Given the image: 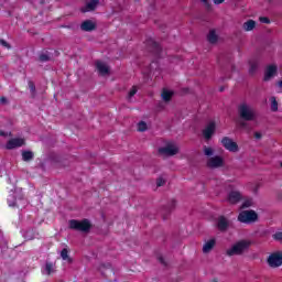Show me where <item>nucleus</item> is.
Listing matches in <instances>:
<instances>
[{
  "label": "nucleus",
  "mask_w": 282,
  "mask_h": 282,
  "mask_svg": "<svg viewBox=\"0 0 282 282\" xmlns=\"http://www.w3.org/2000/svg\"><path fill=\"white\" fill-rule=\"evenodd\" d=\"M177 202L175 199H172L167 206L163 207L161 210V215L162 218L164 220L169 219V215H171V213H173V210H175V206H176Z\"/></svg>",
  "instance_id": "nucleus-9"
},
{
  "label": "nucleus",
  "mask_w": 282,
  "mask_h": 282,
  "mask_svg": "<svg viewBox=\"0 0 282 282\" xmlns=\"http://www.w3.org/2000/svg\"><path fill=\"white\" fill-rule=\"evenodd\" d=\"M215 153V150L213 148L204 147V154L207 155V158L213 156Z\"/></svg>",
  "instance_id": "nucleus-32"
},
{
  "label": "nucleus",
  "mask_w": 282,
  "mask_h": 282,
  "mask_svg": "<svg viewBox=\"0 0 282 282\" xmlns=\"http://www.w3.org/2000/svg\"><path fill=\"white\" fill-rule=\"evenodd\" d=\"M204 3L205 8H210V2L208 0H200Z\"/></svg>",
  "instance_id": "nucleus-43"
},
{
  "label": "nucleus",
  "mask_w": 282,
  "mask_h": 282,
  "mask_svg": "<svg viewBox=\"0 0 282 282\" xmlns=\"http://www.w3.org/2000/svg\"><path fill=\"white\" fill-rule=\"evenodd\" d=\"M23 162H32L34 160V152L32 151H23L22 152Z\"/></svg>",
  "instance_id": "nucleus-25"
},
{
  "label": "nucleus",
  "mask_w": 282,
  "mask_h": 282,
  "mask_svg": "<svg viewBox=\"0 0 282 282\" xmlns=\"http://www.w3.org/2000/svg\"><path fill=\"white\" fill-rule=\"evenodd\" d=\"M24 144H25V139L15 138L8 141L7 149L9 150L18 149V147H23Z\"/></svg>",
  "instance_id": "nucleus-13"
},
{
  "label": "nucleus",
  "mask_w": 282,
  "mask_h": 282,
  "mask_svg": "<svg viewBox=\"0 0 282 282\" xmlns=\"http://www.w3.org/2000/svg\"><path fill=\"white\" fill-rule=\"evenodd\" d=\"M225 0H214L215 6H220V3H224Z\"/></svg>",
  "instance_id": "nucleus-44"
},
{
  "label": "nucleus",
  "mask_w": 282,
  "mask_h": 282,
  "mask_svg": "<svg viewBox=\"0 0 282 282\" xmlns=\"http://www.w3.org/2000/svg\"><path fill=\"white\" fill-rule=\"evenodd\" d=\"M173 91L164 88L161 96H162V99L164 100V102H170V100L173 98Z\"/></svg>",
  "instance_id": "nucleus-23"
},
{
  "label": "nucleus",
  "mask_w": 282,
  "mask_h": 282,
  "mask_svg": "<svg viewBox=\"0 0 282 282\" xmlns=\"http://www.w3.org/2000/svg\"><path fill=\"white\" fill-rule=\"evenodd\" d=\"M260 23H270V19H268L265 17H261L260 18Z\"/></svg>",
  "instance_id": "nucleus-40"
},
{
  "label": "nucleus",
  "mask_w": 282,
  "mask_h": 282,
  "mask_svg": "<svg viewBox=\"0 0 282 282\" xmlns=\"http://www.w3.org/2000/svg\"><path fill=\"white\" fill-rule=\"evenodd\" d=\"M241 199H243V196L241 195V192L237 191H231L227 197V202H229V204H239Z\"/></svg>",
  "instance_id": "nucleus-12"
},
{
  "label": "nucleus",
  "mask_w": 282,
  "mask_h": 282,
  "mask_svg": "<svg viewBox=\"0 0 282 282\" xmlns=\"http://www.w3.org/2000/svg\"><path fill=\"white\" fill-rule=\"evenodd\" d=\"M261 138H262L261 132H254V139L256 140H261Z\"/></svg>",
  "instance_id": "nucleus-42"
},
{
  "label": "nucleus",
  "mask_w": 282,
  "mask_h": 282,
  "mask_svg": "<svg viewBox=\"0 0 282 282\" xmlns=\"http://www.w3.org/2000/svg\"><path fill=\"white\" fill-rule=\"evenodd\" d=\"M276 75V65H270L264 73V80L268 82Z\"/></svg>",
  "instance_id": "nucleus-19"
},
{
  "label": "nucleus",
  "mask_w": 282,
  "mask_h": 282,
  "mask_svg": "<svg viewBox=\"0 0 282 282\" xmlns=\"http://www.w3.org/2000/svg\"><path fill=\"white\" fill-rule=\"evenodd\" d=\"M0 102H1V105H8V98L1 97Z\"/></svg>",
  "instance_id": "nucleus-41"
},
{
  "label": "nucleus",
  "mask_w": 282,
  "mask_h": 282,
  "mask_svg": "<svg viewBox=\"0 0 282 282\" xmlns=\"http://www.w3.org/2000/svg\"><path fill=\"white\" fill-rule=\"evenodd\" d=\"M278 85H279V87H281V89H282V79H281L280 82H278Z\"/></svg>",
  "instance_id": "nucleus-46"
},
{
  "label": "nucleus",
  "mask_w": 282,
  "mask_h": 282,
  "mask_svg": "<svg viewBox=\"0 0 282 282\" xmlns=\"http://www.w3.org/2000/svg\"><path fill=\"white\" fill-rule=\"evenodd\" d=\"M252 206V199H247L242 203L241 208H250Z\"/></svg>",
  "instance_id": "nucleus-35"
},
{
  "label": "nucleus",
  "mask_w": 282,
  "mask_h": 282,
  "mask_svg": "<svg viewBox=\"0 0 282 282\" xmlns=\"http://www.w3.org/2000/svg\"><path fill=\"white\" fill-rule=\"evenodd\" d=\"M159 261H160V263H162V265H166V262L164 261V258L159 257Z\"/></svg>",
  "instance_id": "nucleus-45"
},
{
  "label": "nucleus",
  "mask_w": 282,
  "mask_h": 282,
  "mask_svg": "<svg viewBox=\"0 0 282 282\" xmlns=\"http://www.w3.org/2000/svg\"><path fill=\"white\" fill-rule=\"evenodd\" d=\"M207 166L209 169H219V166H224V159L221 156H213L207 161Z\"/></svg>",
  "instance_id": "nucleus-11"
},
{
  "label": "nucleus",
  "mask_w": 282,
  "mask_h": 282,
  "mask_svg": "<svg viewBox=\"0 0 282 282\" xmlns=\"http://www.w3.org/2000/svg\"><path fill=\"white\" fill-rule=\"evenodd\" d=\"M96 69L99 72L100 76H107L109 74V66L105 64V62L97 61L95 63Z\"/></svg>",
  "instance_id": "nucleus-16"
},
{
  "label": "nucleus",
  "mask_w": 282,
  "mask_h": 282,
  "mask_svg": "<svg viewBox=\"0 0 282 282\" xmlns=\"http://www.w3.org/2000/svg\"><path fill=\"white\" fill-rule=\"evenodd\" d=\"M69 228L72 230H78L79 232H89V230H91V221L87 218L83 220L72 219L69 220Z\"/></svg>",
  "instance_id": "nucleus-3"
},
{
  "label": "nucleus",
  "mask_w": 282,
  "mask_h": 282,
  "mask_svg": "<svg viewBox=\"0 0 282 282\" xmlns=\"http://www.w3.org/2000/svg\"><path fill=\"white\" fill-rule=\"evenodd\" d=\"M250 246H252L251 241L240 240L236 242L230 249H228L226 254L227 257L241 256L243 254V252H248V250L250 249Z\"/></svg>",
  "instance_id": "nucleus-1"
},
{
  "label": "nucleus",
  "mask_w": 282,
  "mask_h": 282,
  "mask_svg": "<svg viewBox=\"0 0 282 282\" xmlns=\"http://www.w3.org/2000/svg\"><path fill=\"white\" fill-rule=\"evenodd\" d=\"M29 88L31 89L32 94H36V85H34V82L29 80Z\"/></svg>",
  "instance_id": "nucleus-36"
},
{
  "label": "nucleus",
  "mask_w": 282,
  "mask_h": 282,
  "mask_svg": "<svg viewBox=\"0 0 282 282\" xmlns=\"http://www.w3.org/2000/svg\"><path fill=\"white\" fill-rule=\"evenodd\" d=\"M80 30L83 32H94V30H96V24L94 23V21L91 20H85L82 24H80Z\"/></svg>",
  "instance_id": "nucleus-15"
},
{
  "label": "nucleus",
  "mask_w": 282,
  "mask_h": 282,
  "mask_svg": "<svg viewBox=\"0 0 282 282\" xmlns=\"http://www.w3.org/2000/svg\"><path fill=\"white\" fill-rule=\"evenodd\" d=\"M217 243V241L215 240V238L208 240L207 242L204 243L203 246V252L204 254H208V252H210L213 250V248H215V245Z\"/></svg>",
  "instance_id": "nucleus-21"
},
{
  "label": "nucleus",
  "mask_w": 282,
  "mask_h": 282,
  "mask_svg": "<svg viewBox=\"0 0 282 282\" xmlns=\"http://www.w3.org/2000/svg\"><path fill=\"white\" fill-rule=\"evenodd\" d=\"M61 257L63 261H67V263H74V260L69 257V250H67V248H64L61 251Z\"/></svg>",
  "instance_id": "nucleus-24"
},
{
  "label": "nucleus",
  "mask_w": 282,
  "mask_h": 282,
  "mask_svg": "<svg viewBox=\"0 0 282 282\" xmlns=\"http://www.w3.org/2000/svg\"><path fill=\"white\" fill-rule=\"evenodd\" d=\"M219 91H224V87H220Z\"/></svg>",
  "instance_id": "nucleus-48"
},
{
  "label": "nucleus",
  "mask_w": 282,
  "mask_h": 282,
  "mask_svg": "<svg viewBox=\"0 0 282 282\" xmlns=\"http://www.w3.org/2000/svg\"><path fill=\"white\" fill-rule=\"evenodd\" d=\"M216 124L215 121H210L206 128L203 130V135L205 140H210L213 135L215 134Z\"/></svg>",
  "instance_id": "nucleus-10"
},
{
  "label": "nucleus",
  "mask_w": 282,
  "mask_h": 282,
  "mask_svg": "<svg viewBox=\"0 0 282 282\" xmlns=\"http://www.w3.org/2000/svg\"><path fill=\"white\" fill-rule=\"evenodd\" d=\"M40 63H47L48 61H52V57L47 53H41L39 56Z\"/></svg>",
  "instance_id": "nucleus-29"
},
{
  "label": "nucleus",
  "mask_w": 282,
  "mask_h": 282,
  "mask_svg": "<svg viewBox=\"0 0 282 282\" xmlns=\"http://www.w3.org/2000/svg\"><path fill=\"white\" fill-rule=\"evenodd\" d=\"M160 155H166L167 158H171L173 155H177L180 153V148L175 144H167L164 148L159 149Z\"/></svg>",
  "instance_id": "nucleus-5"
},
{
  "label": "nucleus",
  "mask_w": 282,
  "mask_h": 282,
  "mask_svg": "<svg viewBox=\"0 0 282 282\" xmlns=\"http://www.w3.org/2000/svg\"><path fill=\"white\" fill-rule=\"evenodd\" d=\"M22 235L26 241H32V239H36L39 232H36L34 228H28L22 232Z\"/></svg>",
  "instance_id": "nucleus-18"
},
{
  "label": "nucleus",
  "mask_w": 282,
  "mask_h": 282,
  "mask_svg": "<svg viewBox=\"0 0 282 282\" xmlns=\"http://www.w3.org/2000/svg\"><path fill=\"white\" fill-rule=\"evenodd\" d=\"M164 184H166V181L162 177H159L156 180V186L160 187V186H164Z\"/></svg>",
  "instance_id": "nucleus-37"
},
{
  "label": "nucleus",
  "mask_w": 282,
  "mask_h": 282,
  "mask_svg": "<svg viewBox=\"0 0 282 282\" xmlns=\"http://www.w3.org/2000/svg\"><path fill=\"white\" fill-rule=\"evenodd\" d=\"M214 282H217V281H214Z\"/></svg>",
  "instance_id": "nucleus-50"
},
{
  "label": "nucleus",
  "mask_w": 282,
  "mask_h": 282,
  "mask_svg": "<svg viewBox=\"0 0 282 282\" xmlns=\"http://www.w3.org/2000/svg\"><path fill=\"white\" fill-rule=\"evenodd\" d=\"M137 94H138V87L133 86V87L131 88V90L129 91V94H128V98L131 99V98H133V96H135Z\"/></svg>",
  "instance_id": "nucleus-34"
},
{
  "label": "nucleus",
  "mask_w": 282,
  "mask_h": 282,
  "mask_svg": "<svg viewBox=\"0 0 282 282\" xmlns=\"http://www.w3.org/2000/svg\"><path fill=\"white\" fill-rule=\"evenodd\" d=\"M221 144L227 151H230L231 153H237V151H239V145L237 142L232 141V139L228 137L221 139Z\"/></svg>",
  "instance_id": "nucleus-6"
},
{
  "label": "nucleus",
  "mask_w": 282,
  "mask_h": 282,
  "mask_svg": "<svg viewBox=\"0 0 282 282\" xmlns=\"http://www.w3.org/2000/svg\"><path fill=\"white\" fill-rule=\"evenodd\" d=\"M148 45H149L151 52H153L156 56H158V54H160L162 52V46H160L158 44V42H155L153 40H149Z\"/></svg>",
  "instance_id": "nucleus-20"
},
{
  "label": "nucleus",
  "mask_w": 282,
  "mask_h": 282,
  "mask_svg": "<svg viewBox=\"0 0 282 282\" xmlns=\"http://www.w3.org/2000/svg\"><path fill=\"white\" fill-rule=\"evenodd\" d=\"M109 268H111V263L100 264L99 270L102 272V270H109Z\"/></svg>",
  "instance_id": "nucleus-39"
},
{
  "label": "nucleus",
  "mask_w": 282,
  "mask_h": 282,
  "mask_svg": "<svg viewBox=\"0 0 282 282\" xmlns=\"http://www.w3.org/2000/svg\"><path fill=\"white\" fill-rule=\"evenodd\" d=\"M207 40L209 41V43L215 44L218 41V36L217 33H215V31H210L209 34L207 35Z\"/></svg>",
  "instance_id": "nucleus-28"
},
{
  "label": "nucleus",
  "mask_w": 282,
  "mask_h": 282,
  "mask_svg": "<svg viewBox=\"0 0 282 282\" xmlns=\"http://www.w3.org/2000/svg\"><path fill=\"white\" fill-rule=\"evenodd\" d=\"M268 264L270 268H281L282 265V253L275 252L269 256Z\"/></svg>",
  "instance_id": "nucleus-8"
},
{
  "label": "nucleus",
  "mask_w": 282,
  "mask_h": 282,
  "mask_svg": "<svg viewBox=\"0 0 282 282\" xmlns=\"http://www.w3.org/2000/svg\"><path fill=\"white\" fill-rule=\"evenodd\" d=\"M280 166L282 167V161H281V163H280Z\"/></svg>",
  "instance_id": "nucleus-49"
},
{
  "label": "nucleus",
  "mask_w": 282,
  "mask_h": 282,
  "mask_svg": "<svg viewBox=\"0 0 282 282\" xmlns=\"http://www.w3.org/2000/svg\"><path fill=\"white\" fill-rule=\"evenodd\" d=\"M0 135L6 137V135H7V133H6V132H3V131H1V132H0Z\"/></svg>",
  "instance_id": "nucleus-47"
},
{
  "label": "nucleus",
  "mask_w": 282,
  "mask_h": 282,
  "mask_svg": "<svg viewBox=\"0 0 282 282\" xmlns=\"http://www.w3.org/2000/svg\"><path fill=\"white\" fill-rule=\"evenodd\" d=\"M8 204L9 206H11V208H20L23 209L25 208V204H28V200H25L24 198H18L14 195H11L8 198Z\"/></svg>",
  "instance_id": "nucleus-7"
},
{
  "label": "nucleus",
  "mask_w": 282,
  "mask_h": 282,
  "mask_svg": "<svg viewBox=\"0 0 282 282\" xmlns=\"http://www.w3.org/2000/svg\"><path fill=\"white\" fill-rule=\"evenodd\" d=\"M230 226V223L228 221V219L224 216H220L218 218V223H217V228L218 230H220L221 232L228 230V227Z\"/></svg>",
  "instance_id": "nucleus-17"
},
{
  "label": "nucleus",
  "mask_w": 282,
  "mask_h": 282,
  "mask_svg": "<svg viewBox=\"0 0 282 282\" xmlns=\"http://www.w3.org/2000/svg\"><path fill=\"white\" fill-rule=\"evenodd\" d=\"M238 116L241 120H246L247 122H252V120H256L257 118V113L254 112V109H252V106L246 102L238 106Z\"/></svg>",
  "instance_id": "nucleus-2"
},
{
  "label": "nucleus",
  "mask_w": 282,
  "mask_h": 282,
  "mask_svg": "<svg viewBox=\"0 0 282 282\" xmlns=\"http://www.w3.org/2000/svg\"><path fill=\"white\" fill-rule=\"evenodd\" d=\"M242 28H243L245 32H252V30H254V28H257V22L254 20H248L247 22H245L242 24Z\"/></svg>",
  "instance_id": "nucleus-22"
},
{
  "label": "nucleus",
  "mask_w": 282,
  "mask_h": 282,
  "mask_svg": "<svg viewBox=\"0 0 282 282\" xmlns=\"http://www.w3.org/2000/svg\"><path fill=\"white\" fill-rule=\"evenodd\" d=\"M238 221H240V224H254L259 221V215L252 209L242 210L238 215Z\"/></svg>",
  "instance_id": "nucleus-4"
},
{
  "label": "nucleus",
  "mask_w": 282,
  "mask_h": 282,
  "mask_svg": "<svg viewBox=\"0 0 282 282\" xmlns=\"http://www.w3.org/2000/svg\"><path fill=\"white\" fill-rule=\"evenodd\" d=\"M238 127H239V129H243L245 131H248V132H250L252 130V128H250V124L248 123V121H246L243 119L238 121Z\"/></svg>",
  "instance_id": "nucleus-26"
},
{
  "label": "nucleus",
  "mask_w": 282,
  "mask_h": 282,
  "mask_svg": "<svg viewBox=\"0 0 282 282\" xmlns=\"http://www.w3.org/2000/svg\"><path fill=\"white\" fill-rule=\"evenodd\" d=\"M258 67H259V63L250 62L249 73L254 74V72H257Z\"/></svg>",
  "instance_id": "nucleus-31"
},
{
  "label": "nucleus",
  "mask_w": 282,
  "mask_h": 282,
  "mask_svg": "<svg viewBox=\"0 0 282 282\" xmlns=\"http://www.w3.org/2000/svg\"><path fill=\"white\" fill-rule=\"evenodd\" d=\"M44 270H45V274L47 275L53 274V272H56V270L54 269V263L52 262H46Z\"/></svg>",
  "instance_id": "nucleus-27"
},
{
  "label": "nucleus",
  "mask_w": 282,
  "mask_h": 282,
  "mask_svg": "<svg viewBox=\"0 0 282 282\" xmlns=\"http://www.w3.org/2000/svg\"><path fill=\"white\" fill-rule=\"evenodd\" d=\"M147 129H148L147 122L140 121V122L138 123V131L144 132V131H147Z\"/></svg>",
  "instance_id": "nucleus-33"
},
{
  "label": "nucleus",
  "mask_w": 282,
  "mask_h": 282,
  "mask_svg": "<svg viewBox=\"0 0 282 282\" xmlns=\"http://www.w3.org/2000/svg\"><path fill=\"white\" fill-rule=\"evenodd\" d=\"M99 3L100 0H86V7L82 9V12H94Z\"/></svg>",
  "instance_id": "nucleus-14"
},
{
  "label": "nucleus",
  "mask_w": 282,
  "mask_h": 282,
  "mask_svg": "<svg viewBox=\"0 0 282 282\" xmlns=\"http://www.w3.org/2000/svg\"><path fill=\"white\" fill-rule=\"evenodd\" d=\"M0 45L7 47V50H10V47H12L6 40H0Z\"/></svg>",
  "instance_id": "nucleus-38"
},
{
  "label": "nucleus",
  "mask_w": 282,
  "mask_h": 282,
  "mask_svg": "<svg viewBox=\"0 0 282 282\" xmlns=\"http://www.w3.org/2000/svg\"><path fill=\"white\" fill-rule=\"evenodd\" d=\"M271 111H279V102H276V97H271Z\"/></svg>",
  "instance_id": "nucleus-30"
}]
</instances>
